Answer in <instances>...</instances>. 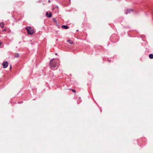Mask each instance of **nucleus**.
I'll return each instance as SVG.
<instances>
[{"instance_id":"1","label":"nucleus","mask_w":153,"mask_h":153,"mask_svg":"<svg viewBox=\"0 0 153 153\" xmlns=\"http://www.w3.org/2000/svg\"><path fill=\"white\" fill-rule=\"evenodd\" d=\"M50 65L51 68H55V69H57L59 66V63L56 62V60L55 59H51L50 62Z\"/></svg>"},{"instance_id":"2","label":"nucleus","mask_w":153,"mask_h":153,"mask_svg":"<svg viewBox=\"0 0 153 153\" xmlns=\"http://www.w3.org/2000/svg\"><path fill=\"white\" fill-rule=\"evenodd\" d=\"M26 29L27 31V33L29 35H32L34 33L33 30L30 27H27L26 28Z\"/></svg>"},{"instance_id":"3","label":"nucleus","mask_w":153,"mask_h":153,"mask_svg":"<svg viewBox=\"0 0 153 153\" xmlns=\"http://www.w3.org/2000/svg\"><path fill=\"white\" fill-rule=\"evenodd\" d=\"M8 63L7 62L5 61L4 62L2 63V65L4 68H6L8 66Z\"/></svg>"},{"instance_id":"4","label":"nucleus","mask_w":153,"mask_h":153,"mask_svg":"<svg viewBox=\"0 0 153 153\" xmlns=\"http://www.w3.org/2000/svg\"><path fill=\"white\" fill-rule=\"evenodd\" d=\"M133 11V10L132 9H127L126 10V12L125 13L126 14H128V13H130L131 12H132Z\"/></svg>"},{"instance_id":"5","label":"nucleus","mask_w":153,"mask_h":153,"mask_svg":"<svg viewBox=\"0 0 153 153\" xmlns=\"http://www.w3.org/2000/svg\"><path fill=\"white\" fill-rule=\"evenodd\" d=\"M48 12H47L46 13V16L48 17V18H50L51 17V16H52V15H51V13H50V14L49 15H48Z\"/></svg>"},{"instance_id":"6","label":"nucleus","mask_w":153,"mask_h":153,"mask_svg":"<svg viewBox=\"0 0 153 153\" xmlns=\"http://www.w3.org/2000/svg\"><path fill=\"white\" fill-rule=\"evenodd\" d=\"M62 27L65 29H68L69 28V27L68 26L65 25H62Z\"/></svg>"},{"instance_id":"7","label":"nucleus","mask_w":153,"mask_h":153,"mask_svg":"<svg viewBox=\"0 0 153 153\" xmlns=\"http://www.w3.org/2000/svg\"><path fill=\"white\" fill-rule=\"evenodd\" d=\"M149 58L151 59H152L153 58V54H150L149 55Z\"/></svg>"},{"instance_id":"8","label":"nucleus","mask_w":153,"mask_h":153,"mask_svg":"<svg viewBox=\"0 0 153 153\" xmlns=\"http://www.w3.org/2000/svg\"><path fill=\"white\" fill-rule=\"evenodd\" d=\"M67 42L70 44H72L73 43V42L71 40H68L67 41Z\"/></svg>"},{"instance_id":"9","label":"nucleus","mask_w":153,"mask_h":153,"mask_svg":"<svg viewBox=\"0 0 153 153\" xmlns=\"http://www.w3.org/2000/svg\"><path fill=\"white\" fill-rule=\"evenodd\" d=\"M0 27H4V24L3 22L0 23Z\"/></svg>"},{"instance_id":"10","label":"nucleus","mask_w":153,"mask_h":153,"mask_svg":"<svg viewBox=\"0 0 153 153\" xmlns=\"http://www.w3.org/2000/svg\"><path fill=\"white\" fill-rule=\"evenodd\" d=\"M19 56V55L18 53H17L15 55L14 57L16 58L18 57Z\"/></svg>"},{"instance_id":"11","label":"nucleus","mask_w":153,"mask_h":153,"mask_svg":"<svg viewBox=\"0 0 153 153\" xmlns=\"http://www.w3.org/2000/svg\"><path fill=\"white\" fill-rule=\"evenodd\" d=\"M72 91L73 92H74V93H75L76 92V90H74V89H72Z\"/></svg>"},{"instance_id":"12","label":"nucleus","mask_w":153,"mask_h":153,"mask_svg":"<svg viewBox=\"0 0 153 153\" xmlns=\"http://www.w3.org/2000/svg\"><path fill=\"white\" fill-rule=\"evenodd\" d=\"M53 22H56V20L55 19H53Z\"/></svg>"},{"instance_id":"13","label":"nucleus","mask_w":153,"mask_h":153,"mask_svg":"<svg viewBox=\"0 0 153 153\" xmlns=\"http://www.w3.org/2000/svg\"><path fill=\"white\" fill-rule=\"evenodd\" d=\"M10 69H11V66H10Z\"/></svg>"},{"instance_id":"14","label":"nucleus","mask_w":153,"mask_h":153,"mask_svg":"<svg viewBox=\"0 0 153 153\" xmlns=\"http://www.w3.org/2000/svg\"><path fill=\"white\" fill-rule=\"evenodd\" d=\"M48 2H49V3L50 2V0H49V1H48Z\"/></svg>"},{"instance_id":"15","label":"nucleus","mask_w":153,"mask_h":153,"mask_svg":"<svg viewBox=\"0 0 153 153\" xmlns=\"http://www.w3.org/2000/svg\"><path fill=\"white\" fill-rule=\"evenodd\" d=\"M55 54L56 55L57 54V53H56Z\"/></svg>"},{"instance_id":"16","label":"nucleus","mask_w":153,"mask_h":153,"mask_svg":"<svg viewBox=\"0 0 153 153\" xmlns=\"http://www.w3.org/2000/svg\"><path fill=\"white\" fill-rule=\"evenodd\" d=\"M1 45V43L0 42V45Z\"/></svg>"}]
</instances>
